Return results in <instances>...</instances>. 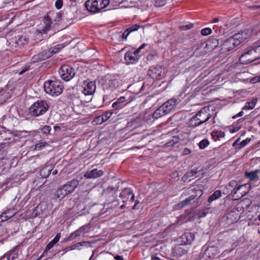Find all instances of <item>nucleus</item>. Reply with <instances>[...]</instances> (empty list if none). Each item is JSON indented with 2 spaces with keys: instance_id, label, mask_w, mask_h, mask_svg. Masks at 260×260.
Wrapping results in <instances>:
<instances>
[{
  "instance_id": "1",
  "label": "nucleus",
  "mask_w": 260,
  "mask_h": 260,
  "mask_svg": "<svg viewBox=\"0 0 260 260\" xmlns=\"http://www.w3.org/2000/svg\"><path fill=\"white\" fill-rule=\"evenodd\" d=\"M251 34L252 30L248 29H245L241 31V32L235 34L224 41L221 50L222 52L230 51L234 47L238 46L243 42L249 38Z\"/></svg>"
},
{
  "instance_id": "2",
  "label": "nucleus",
  "mask_w": 260,
  "mask_h": 260,
  "mask_svg": "<svg viewBox=\"0 0 260 260\" xmlns=\"http://www.w3.org/2000/svg\"><path fill=\"white\" fill-rule=\"evenodd\" d=\"M258 59L260 58L256 48V44H252L243 50L239 61L241 64H246Z\"/></svg>"
},
{
  "instance_id": "3",
  "label": "nucleus",
  "mask_w": 260,
  "mask_h": 260,
  "mask_svg": "<svg viewBox=\"0 0 260 260\" xmlns=\"http://www.w3.org/2000/svg\"><path fill=\"white\" fill-rule=\"evenodd\" d=\"M79 183V181L76 179H73L68 181L56 190L55 196L57 198H64L67 194L72 193L75 190Z\"/></svg>"
},
{
  "instance_id": "4",
  "label": "nucleus",
  "mask_w": 260,
  "mask_h": 260,
  "mask_svg": "<svg viewBox=\"0 0 260 260\" xmlns=\"http://www.w3.org/2000/svg\"><path fill=\"white\" fill-rule=\"evenodd\" d=\"M44 88L47 94L57 96L62 92L63 86L59 81L49 80L44 82Z\"/></svg>"
},
{
  "instance_id": "5",
  "label": "nucleus",
  "mask_w": 260,
  "mask_h": 260,
  "mask_svg": "<svg viewBox=\"0 0 260 260\" xmlns=\"http://www.w3.org/2000/svg\"><path fill=\"white\" fill-rule=\"evenodd\" d=\"M110 4V0H88L85 4L87 10L93 13L100 11Z\"/></svg>"
},
{
  "instance_id": "6",
  "label": "nucleus",
  "mask_w": 260,
  "mask_h": 260,
  "mask_svg": "<svg viewBox=\"0 0 260 260\" xmlns=\"http://www.w3.org/2000/svg\"><path fill=\"white\" fill-rule=\"evenodd\" d=\"M49 108V105L47 102L44 101H38L34 103L29 108V113L35 117L44 114Z\"/></svg>"
},
{
  "instance_id": "7",
  "label": "nucleus",
  "mask_w": 260,
  "mask_h": 260,
  "mask_svg": "<svg viewBox=\"0 0 260 260\" xmlns=\"http://www.w3.org/2000/svg\"><path fill=\"white\" fill-rule=\"evenodd\" d=\"M188 248L182 244L176 245L172 249L171 255L175 257L172 260H185Z\"/></svg>"
},
{
  "instance_id": "8",
  "label": "nucleus",
  "mask_w": 260,
  "mask_h": 260,
  "mask_svg": "<svg viewBox=\"0 0 260 260\" xmlns=\"http://www.w3.org/2000/svg\"><path fill=\"white\" fill-rule=\"evenodd\" d=\"M58 73L61 78L66 81L71 80L75 75L74 69L68 64L62 66Z\"/></svg>"
},
{
  "instance_id": "9",
  "label": "nucleus",
  "mask_w": 260,
  "mask_h": 260,
  "mask_svg": "<svg viewBox=\"0 0 260 260\" xmlns=\"http://www.w3.org/2000/svg\"><path fill=\"white\" fill-rule=\"evenodd\" d=\"M164 74L165 68L159 65L152 66L147 72V75L154 80H159Z\"/></svg>"
},
{
  "instance_id": "10",
  "label": "nucleus",
  "mask_w": 260,
  "mask_h": 260,
  "mask_svg": "<svg viewBox=\"0 0 260 260\" xmlns=\"http://www.w3.org/2000/svg\"><path fill=\"white\" fill-rule=\"evenodd\" d=\"M202 249L205 251L201 260H210L219 252L218 247L214 246L205 245L202 247Z\"/></svg>"
},
{
  "instance_id": "11",
  "label": "nucleus",
  "mask_w": 260,
  "mask_h": 260,
  "mask_svg": "<svg viewBox=\"0 0 260 260\" xmlns=\"http://www.w3.org/2000/svg\"><path fill=\"white\" fill-rule=\"evenodd\" d=\"M206 169L203 167H198L195 170H191L187 172L182 177V180L185 182L186 180L191 177L197 178L206 173Z\"/></svg>"
},
{
  "instance_id": "12",
  "label": "nucleus",
  "mask_w": 260,
  "mask_h": 260,
  "mask_svg": "<svg viewBox=\"0 0 260 260\" xmlns=\"http://www.w3.org/2000/svg\"><path fill=\"white\" fill-rule=\"evenodd\" d=\"M47 204L45 202H41L32 211L31 216L36 217L39 216H46L47 213Z\"/></svg>"
},
{
  "instance_id": "13",
  "label": "nucleus",
  "mask_w": 260,
  "mask_h": 260,
  "mask_svg": "<svg viewBox=\"0 0 260 260\" xmlns=\"http://www.w3.org/2000/svg\"><path fill=\"white\" fill-rule=\"evenodd\" d=\"M51 56V52L49 49L44 50L38 54L34 55L31 58V62L37 63L42 61Z\"/></svg>"
},
{
  "instance_id": "14",
  "label": "nucleus",
  "mask_w": 260,
  "mask_h": 260,
  "mask_svg": "<svg viewBox=\"0 0 260 260\" xmlns=\"http://www.w3.org/2000/svg\"><path fill=\"white\" fill-rule=\"evenodd\" d=\"M196 117H198L199 121L201 122L202 124L205 123L208 121L211 117V114L207 112L205 108H203L196 114Z\"/></svg>"
},
{
  "instance_id": "15",
  "label": "nucleus",
  "mask_w": 260,
  "mask_h": 260,
  "mask_svg": "<svg viewBox=\"0 0 260 260\" xmlns=\"http://www.w3.org/2000/svg\"><path fill=\"white\" fill-rule=\"evenodd\" d=\"M120 196L122 199H126V200L123 201V202L128 201L129 202H133L135 199V195L134 194L131 188H125L120 193Z\"/></svg>"
},
{
  "instance_id": "16",
  "label": "nucleus",
  "mask_w": 260,
  "mask_h": 260,
  "mask_svg": "<svg viewBox=\"0 0 260 260\" xmlns=\"http://www.w3.org/2000/svg\"><path fill=\"white\" fill-rule=\"evenodd\" d=\"M104 172L101 170L93 169L91 170L87 171L84 174V177L87 179L96 178L102 176Z\"/></svg>"
},
{
  "instance_id": "17",
  "label": "nucleus",
  "mask_w": 260,
  "mask_h": 260,
  "mask_svg": "<svg viewBox=\"0 0 260 260\" xmlns=\"http://www.w3.org/2000/svg\"><path fill=\"white\" fill-rule=\"evenodd\" d=\"M219 45V41L218 39L215 38L209 39L206 43L205 46L204 47L205 49V52L211 51L215 49Z\"/></svg>"
},
{
  "instance_id": "18",
  "label": "nucleus",
  "mask_w": 260,
  "mask_h": 260,
  "mask_svg": "<svg viewBox=\"0 0 260 260\" xmlns=\"http://www.w3.org/2000/svg\"><path fill=\"white\" fill-rule=\"evenodd\" d=\"M84 85L83 92L85 95H91L95 92L96 87L94 82H87Z\"/></svg>"
},
{
  "instance_id": "19",
  "label": "nucleus",
  "mask_w": 260,
  "mask_h": 260,
  "mask_svg": "<svg viewBox=\"0 0 260 260\" xmlns=\"http://www.w3.org/2000/svg\"><path fill=\"white\" fill-rule=\"evenodd\" d=\"M194 235L191 233H184L180 237L182 245L185 246L191 244L194 241Z\"/></svg>"
},
{
  "instance_id": "20",
  "label": "nucleus",
  "mask_w": 260,
  "mask_h": 260,
  "mask_svg": "<svg viewBox=\"0 0 260 260\" xmlns=\"http://www.w3.org/2000/svg\"><path fill=\"white\" fill-rule=\"evenodd\" d=\"M177 101V99L172 98L168 100L162 105L167 113H170L174 108Z\"/></svg>"
},
{
  "instance_id": "21",
  "label": "nucleus",
  "mask_w": 260,
  "mask_h": 260,
  "mask_svg": "<svg viewBox=\"0 0 260 260\" xmlns=\"http://www.w3.org/2000/svg\"><path fill=\"white\" fill-rule=\"evenodd\" d=\"M15 214V213L11 210L4 212L0 216V226H6L5 224L2 223H4L6 220L13 217Z\"/></svg>"
},
{
  "instance_id": "22",
  "label": "nucleus",
  "mask_w": 260,
  "mask_h": 260,
  "mask_svg": "<svg viewBox=\"0 0 260 260\" xmlns=\"http://www.w3.org/2000/svg\"><path fill=\"white\" fill-rule=\"evenodd\" d=\"M127 103L128 102L125 100V98L124 96H121L118 98L115 102L113 103L112 107L116 110L120 109Z\"/></svg>"
},
{
  "instance_id": "23",
  "label": "nucleus",
  "mask_w": 260,
  "mask_h": 260,
  "mask_svg": "<svg viewBox=\"0 0 260 260\" xmlns=\"http://www.w3.org/2000/svg\"><path fill=\"white\" fill-rule=\"evenodd\" d=\"M124 59L126 64H134L138 61V57L132 52H127L124 56Z\"/></svg>"
},
{
  "instance_id": "24",
  "label": "nucleus",
  "mask_w": 260,
  "mask_h": 260,
  "mask_svg": "<svg viewBox=\"0 0 260 260\" xmlns=\"http://www.w3.org/2000/svg\"><path fill=\"white\" fill-rule=\"evenodd\" d=\"M259 172V170H255L251 172H246L245 173V177L248 178L250 181H257L259 180L258 173Z\"/></svg>"
},
{
  "instance_id": "25",
  "label": "nucleus",
  "mask_w": 260,
  "mask_h": 260,
  "mask_svg": "<svg viewBox=\"0 0 260 260\" xmlns=\"http://www.w3.org/2000/svg\"><path fill=\"white\" fill-rule=\"evenodd\" d=\"M112 114V112L107 111L105 112L104 114L97 117L94 121L97 124H101L110 118Z\"/></svg>"
},
{
  "instance_id": "26",
  "label": "nucleus",
  "mask_w": 260,
  "mask_h": 260,
  "mask_svg": "<svg viewBox=\"0 0 260 260\" xmlns=\"http://www.w3.org/2000/svg\"><path fill=\"white\" fill-rule=\"evenodd\" d=\"M167 114L164 108L161 105L153 112L152 117L154 119H158Z\"/></svg>"
},
{
  "instance_id": "27",
  "label": "nucleus",
  "mask_w": 260,
  "mask_h": 260,
  "mask_svg": "<svg viewBox=\"0 0 260 260\" xmlns=\"http://www.w3.org/2000/svg\"><path fill=\"white\" fill-rule=\"evenodd\" d=\"M52 170L53 167L52 165L46 166L40 171V175L43 178H47L49 176Z\"/></svg>"
},
{
  "instance_id": "28",
  "label": "nucleus",
  "mask_w": 260,
  "mask_h": 260,
  "mask_svg": "<svg viewBox=\"0 0 260 260\" xmlns=\"http://www.w3.org/2000/svg\"><path fill=\"white\" fill-rule=\"evenodd\" d=\"M51 19L49 16L44 17V23L45 26L41 31L42 33L46 34L50 30L51 24Z\"/></svg>"
},
{
  "instance_id": "29",
  "label": "nucleus",
  "mask_w": 260,
  "mask_h": 260,
  "mask_svg": "<svg viewBox=\"0 0 260 260\" xmlns=\"http://www.w3.org/2000/svg\"><path fill=\"white\" fill-rule=\"evenodd\" d=\"M107 204L110 207L113 208L117 207L118 204V201L116 199V196H107Z\"/></svg>"
},
{
  "instance_id": "30",
  "label": "nucleus",
  "mask_w": 260,
  "mask_h": 260,
  "mask_svg": "<svg viewBox=\"0 0 260 260\" xmlns=\"http://www.w3.org/2000/svg\"><path fill=\"white\" fill-rule=\"evenodd\" d=\"M237 185H238V182L235 180H232L229 183V188H234V194H237L240 189H241L243 187H245L246 186V184L240 185L237 188H236V187Z\"/></svg>"
},
{
  "instance_id": "31",
  "label": "nucleus",
  "mask_w": 260,
  "mask_h": 260,
  "mask_svg": "<svg viewBox=\"0 0 260 260\" xmlns=\"http://www.w3.org/2000/svg\"><path fill=\"white\" fill-rule=\"evenodd\" d=\"M202 124L198 117H196V115L193 116L188 121V126L190 127L194 128Z\"/></svg>"
},
{
  "instance_id": "32",
  "label": "nucleus",
  "mask_w": 260,
  "mask_h": 260,
  "mask_svg": "<svg viewBox=\"0 0 260 260\" xmlns=\"http://www.w3.org/2000/svg\"><path fill=\"white\" fill-rule=\"evenodd\" d=\"M211 136L215 141H217L220 138L224 137L225 133L221 131L214 130L211 133Z\"/></svg>"
},
{
  "instance_id": "33",
  "label": "nucleus",
  "mask_w": 260,
  "mask_h": 260,
  "mask_svg": "<svg viewBox=\"0 0 260 260\" xmlns=\"http://www.w3.org/2000/svg\"><path fill=\"white\" fill-rule=\"evenodd\" d=\"M28 42V38L26 36H20L15 41L16 46L21 47L27 44Z\"/></svg>"
},
{
  "instance_id": "34",
  "label": "nucleus",
  "mask_w": 260,
  "mask_h": 260,
  "mask_svg": "<svg viewBox=\"0 0 260 260\" xmlns=\"http://www.w3.org/2000/svg\"><path fill=\"white\" fill-rule=\"evenodd\" d=\"M221 196V191L219 190H216L208 198V201L209 202H212L213 201L219 198Z\"/></svg>"
},
{
  "instance_id": "35",
  "label": "nucleus",
  "mask_w": 260,
  "mask_h": 260,
  "mask_svg": "<svg viewBox=\"0 0 260 260\" xmlns=\"http://www.w3.org/2000/svg\"><path fill=\"white\" fill-rule=\"evenodd\" d=\"M257 102L256 99H253L250 102H247L245 106L243 108V110L252 109L255 107Z\"/></svg>"
},
{
  "instance_id": "36",
  "label": "nucleus",
  "mask_w": 260,
  "mask_h": 260,
  "mask_svg": "<svg viewBox=\"0 0 260 260\" xmlns=\"http://www.w3.org/2000/svg\"><path fill=\"white\" fill-rule=\"evenodd\" d=\"M197 196L196 194H192L189 196L188 198H186L185 200L183 201L180 204V206L181 207H183L184 205H188L191 203V202L194 200Z\"/></svg>"
},
{
  "instance_id": "37",
  "label": "nucleus",
  "mask_w": 260,
  "mask_h": 260,
  "mask_svg": "<svg viewBox=\"0 0 260 260\" xmlns=\"http://www.w3.org/2000/svg\"><path fill=\"white\" fill-rule=\"evenodd\" d=\"M63 47L62 45L59 44L48 49L51 52V56H52L54 54L59 52Z\"/></svg>"
},
{
  "instance_id": "38",
  "label": "nucleus",
  "mask_w": 260,
  "mask_h": 260,
  "mask_svg": "<svg viewBox=\"0 0 260 260\" xmlns=\"http://www.w3.org/2000/svg\"><path fill=\"white\" fill-rule=\"evenodd\" d=\"M213 29L218 35L224 34V29L222 28L221 26H219L218 25H215Z\"/></svg>"
},
{
  "instance_id": "39",
  "label": "nucleus",
  "mask_w": 260,
  "mask_h": 260,
  "mask_svg": "<svg viewBox=\"0 0 260 260\" xmlns=\"http://www.w3.org/2000/svg\"><path fill=\"white\" fill-rule=\"evenodd\" d=\"M82 233V231L80 229H79L76 231L75 232L72 233L70 236L68 238V239L69 240L74 239L77 237L80 236Z\"/></svg>"
},
{
  "instance_id": "40",
  "label": "nucleus",
  "mask_w": 260,
  "mask_h": 260,
  "mask_svg": "<svg viewBox=\"0 0 260 260\" xmlns=\"http://www.w3.org/2000/svg\"><path fill=\"white\" fill-rule=\"evenodd\" d=\"M104 192L106 194H109L108 196H115V189L114 187L112 186H109L107 187L105 190Z\"/></svg>"
},
{
  "instance_id": "41",
  "label": "nucleus",
  "mask_w": 260,
  "mask_h": 260,
  "mask_svg": "<svg viewBox=\"0 0 260 260\" xmlns=\"http://www.w3.org/2000/svg\"><path fill=\"white\" fill-rule=\"evenodd\" d=\"M209 144V141L206 139H204L200 142L199 144V146L201 149H203L205 148L207 146H208Z\"/></svg>"
},
{
  "instance_id": "42",
  "label": "nucleus",
  "mask_w": 260,
  "mask_h": 260,
  "mask_svg": "<svg viewBox=\"0 0 260 260\" xmlns=\"http://www.w3.org/2000/svg\"><path fill=\"white\" fill-rule=\"evenodd\" d=\"M179 139L178 137H173V139L171 141L166 143L167 146L173 147L175 145V144L178 142Z\"/></svg>"
},
{
  "instance_id": "43",
  "label": "nucleus",
  "mask_w": 260,
  "mask_h": 260,
  "mask_svg": "<svg viewBox=\"0 0 260 260\" xmlns=\"http://www.w3.org/2000/svg\"><path fill=\"white\" fill-rule=\"evenodd\" d=\"M110 87L113 88H116L119 86L118 81L117 80H111L109 81Z\"/></svg>"
},
{
  "instance_id": "44",
  "label": "nucleus",
  "mask_w": 260,
  "mask_h": 260,
  "mask_svg": "<svg viewBox=\"0 0 260 260\" xmlns=\"http://www.w3.org/2000/svg\"><path fill=\"white\" fill-rule=\"evenodd\" d=\"M51 128L49 125H44L41 128V131L43 134L48 135L50 133Z\"/></svg>"
},
{
  "instance_id": "45",
  "label": "nucleus",
  "mask_w": 260,
  "mask_h": 260,
  "mask_svg": "<svg viewBox=\"0 0 260 260\" xmlns=\"http://www.w3.org/2000/svg\"><path fill=\"white\" fill-rule=\"evenodd\" d=\"M140 27L141 26L140 25L138 24H135L132 25V26L127 28V31H128L131 33L133 31H137Z\"/></svg>"
},
{
  "instance_id": "46",
  "label": "nucleus",
  "mask_w": 260,
  "mask_h": 260,
  "mask_svg": "<svg viewBox=\"0 0 260 260\" xmlns=\"http://www.w3.org/2000/svg\"><path fill=\"white\" fill-rule=\"evenodd\" d=\"M18 257V254L14 251L11 252L8 255V260H14Z\"/></svg>"
},
{
  "instance_id": "47",
  "label": "nucleus",
  "mask_w": 260,
  "mask_h": 260,
  "mask_svg": "<svg viewBox=\"0 0 260 260\" xmlns=\"http://www.w3.org/2000/svg\"><path fill=\"white\" fill-rule=\"evenodd\" d=\"M201 32L203 36H208L212 32V30L210 28L207 27L202 29Z\"/></svg>"
},
{
  "instance_id": "48",
  "label": "nucleus",
  "mask_w": 260,
  "mask_h": 260,
  "mask_svg": "<svg viewBox=\"0 0 260 260\" xmlns=\"http://www.w3.org/2000/svg\"><path fill=\"white\" fill-rule=\"evenodd\" d=\"M167 0H156L155 5L157 7L164 6L167 3Z\"/></svg>"
},
{
  "instance_id": "49",
  "label": "nucleus",
  "mask_w": 260,
  "mask_h": 260,
  "mask_svg": "<svg viewBox=\"0 0 260 260\" xmlns=\"http://www.w3.org/2000/svg\"><path fill=\"white\" fill-rule=\"evenodd\" d=\"M251 141V138H247L245 140H243L241 141L239 144V148H242L246 145H247V144H248L250 141Z\"/></svg>"
},
{
  "instance_id": "50",
  "label": "nucleus",
  "mask_w": 260,
  "mask_h": 260,
  "mask_svg": "<svg viewBox=\"0 0 260 260\" xmlns=\"http://www.w3.org/2000/svg\"><path fill=\"white\" fill-rule=\"evenodd\" d=\"M62 0H57L55 2V6L57 9H60L62 6Z\"/></svg>"
},
{
  "instance_id": "51",
  "label": "nucleus",
  "mask_w": 260,
  "mask_h": 260,
  "mask_svg": "<svg viewBox=\"0 0 260 260\" xmlns=\"http://www.w3.org/2000/svg\"><path fill=\"white\" fill-rule=\"evenodd\" d=\"M80 246L89 247L90 246V242L89 241H83L79 242Z\"/></svg>"
},
{
  "instance_id": "52",
  "label": "nucleus",
  "mask_w": 260,
  "mask_h": 260,
  "mask_svg": "<svg viewBox=\"0 0 260 260\" xmlns=\"http://www.w3.org/2000/svg\"><path fill=\"white\" fill-rule=\"evenodd\" d=\"M46 145L45 143L41 142L36 144L35 149L36 150H40L42 147H44Z\"/></svg>"
},
{
  "instance_id": "53",
  "label": "nucleus",
  "mask_w": 260,
  "mask_h": 260,
  "mask_svg": "<svg viewBox=\"0 0 260 260\" xmlns=\"http://www.w3.org/2000/svg\"><path fill=\"white\" fill-rule=\"evenodd\" d=\"M193 24L190 23V24H189L187 25H183V26H181V28L182 30H187V29H190L192 28L193 27Z\"/></svg>"
},
{
  "instance_id": "54",
  "label": "nucleus",
  "mask_w": 260,
  "mask_h": 260,
  "mask_svg": "<svg viewBox=\"0 0 260 260\" xmlns=\"http://www.w3.org/2000/svg\"><path fill=\"white\" fill-rule=\"evenodd\" d=\"M29 69V66H25L21 69V70L19 72V75H22L26 71H28Z\"/></svg>"
},
{
  "instance_id": "55",
  "label": "nucleus",
  "mask_w": 260,
  "mask_h": 260,
  "mask_svg": "<svg viewBox=\"0 0 260 260\" xmlns=\"http://www.w3.org/2000/svg\"><path fill=\"white\" fill-rule=\"evenodd\" d=\"M71 249H73V250H75L76 249H78L79 250H80V246L79 243H76L71 246Z\"/></svg>"
},
{
  "instance_id": "56",
  "label": "nucleus",
  "mask_w": 260,
  "mask_h": 260,
  "mask_svg": "<svg viewBox=\"0 0 260 260\" xmlns=\"http://www.w3.org/2000/svg\"><path fill=\"white\" fill-rule=\"evenodd\" d=\"M130 32L128 31H127V29H126L122 34V38L123 39L126 40Z\"/></svg>"
},
{
  "instance_id": "57",
  "label": "nucleus",
  "mask_w": 260,
  "mask_h": 260,
  "mask_svg": "<svg viewBox=\"0 0 260 260\" xmlns=\"http://www.w3.org/2000/svg\"><path fill=\"white\" fill-rule=\"evenodd\" d=\"M53 246H54V245H53V244L52 243H51V242H50L46 246L45 250L46 251L49 250L51 248H52L53 247Z\"/></svg>"
},
{
  "instance_id": "58",
  "label": "nucleus",
  "mask_w": 260,
  "mask_h": 260,
  "mask_svg": "<svg viewBox=\"0 0 260 260\" xmlns=\"http://www.w3.org/2000/svg\"><path fill=\"white\" fill-rule=\"evenodd\" d=\"M60 233H58L56 235V236L54 237V238L53 239L54 241H55L56 243L59 240V239L60 238Z\"/></svg>"
},
{
  "instance_id": "59",
  "label": "nucleus",
  "mask_w": 260,
  "mask_h": 260,
  "mask_svg": "<svg viewBox=\"0 0 260 260\" xmlns=\"http://www.w3.org/2000/svg\"><path fill=\"white\" fill-rule=\"evenodd\" d=\"M140 51L137 49L136 50H135L134 52H132L134 54H135V55L137 56V57H138V60H139V57H140V54H139V53H140Z\"/></svg>"
},
{
  "instance_id": "60",
  "label": "nucleus",
  "mask_w": 260,
  "mask_h": 260,
  "mask_svg": "<svg viewBox=\"0 0 260 260\" xmlns=\"http://www.w3.org/2000/svg\"><path fill=\"white\" fill-rule=\"evenodd\" d=\"M206 214V211H203L199 212V216L200 217H203L205 216Z\"/></svg>"
},
{
  "instance_id": "61",
  "label": "nucleus",
  "mask_w": 260,
  "mask_h": 260,
  "mask_svg": "<svg viewBox=\"0 0 260 260\" xmlns=\"http://www.w3.org/2000/svg\"><path fill=\"white\" fill-rule=\"evenodd\" d=\"M151 260H160V258L155 255L151 256Z\"/></svg>"
},
{
  "instance_id": "62",
  "label": "nucleus",
  "mask_w": 260,
  "mask_h": 260,
  "mask_svg": "<svg viewBox=\"0 0 260 260\" xmlns=\"http://www.w3.org/2000/svg\"><path fill=\"white\" fill-rule=\"evenodd\" d=\"M250 8L253 10L260 9V5L259 6H252L250 7Z\"/></svg>"
},
{
  "instance_id": "63",
  "label": "nucleus",
  "mask_w": 260,
  "mask_h": 260,
  "mask_svg": "<svg viewBox=\"0 0 260 260\" xmlns=\"http://www.w3.org/2000/svg\"><path fill=\"white\" fill-rule=\"evenodd\" d=\"M115 259L116 260H123V258L122 256H120V255H116L115 257Z\"/></svg>"
},
{
  "instance_id": "64",
  "label": "nucleus",
  "mask_w": 260,
  "mask_h": 260,
  "mask_svg": "<svg viewBox=\"0 0 260 260\" xmlns=\"http://www.w3.org/2000/svg\"><path fill=\"white\" fill-rule=\"evenodd\" d=\"M256 49L257 50V52H258V55L259 56V58H260V45H256Z\"/></svg>"
}]
</instances>
